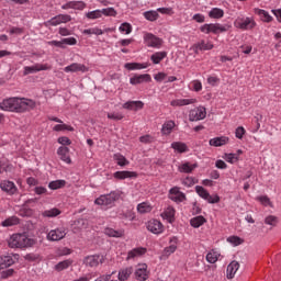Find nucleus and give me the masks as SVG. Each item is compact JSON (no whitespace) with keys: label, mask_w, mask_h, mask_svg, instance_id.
Returning <instances> with one entry per match:
<instances>
[{"label":"nucleus","mask_w":281,"mask_h":281,"mask_svg":"<svg viewBox=\"0 0 281 281\" xmlns=\"http://www.w3.org/2000/svg\"><path fill=\"white\" fill-rule=\"evenodd\" d=\"M0 109L10 113H27V111L36 109V101L27 98L11 97L1 101Z\"/></svg>","instance_id":"obj_1"},{"label":"nucleus","mask_w":281,"mask_h":281,"mask_svg":"<svg viewBox=\"0 0 281 281\" xmlns=\"http://www.w3.org/2000/svg\"><path fill=\"white\" fill-rule=\"evenodd\" d=\"M11 249H27L36 245V239L29 237L25 233H15L8 239Z\"/></svg>","instance_id":"obj_2"},{"label":"nucleus","mask_w":281,"mask_h":281,"mask_svg":"<svg viewBox=\"0 0 281 281\" xmlns=\"http://www.w3.org/2000/svg\"><path fill=\"white\" fill-rule=\"evenodd\" d=\"M122 196L121 190L111 191L109 194H102L94 200V205H100L101 207H113L115 201H120Z\"/></svg>","instance_id":"obj_3"},{"label":"nucleus","mask_w":281,"mask_h":281,"mask_svg":"<svg viewBox=\"0 0 281 281\" xmlns=\"http://www.w3.org/2000/svg\"><path fill=\"white\" fill-rule=\"evenodd\" d=\"M256 25L257 23L254 16L238 15L234 21V27L237 30H243V32L254 30Z\"/></svg>","instance_id":"obj_4"},{"label":"nucleus","mask_w":281,"mask_h":281,"mask_svg":"<svg viewBox=\"0 0 281 281\" xmlns=\"http://www.w3.org/2000/svg\"><path fill=\"white\" fill-rule=\"evenodd\" d=\"M143 41L147 47H153L154 49H161L164 46V40L153 33H144Z\"/></svg>","instance_id":"obj_5"},{"label":"nucleus","mask_w":281,"mask_h":281,"mask_svg":"<svg viewBox=\"0 0 281 281\" xmlns=\"http://www.w3.org/2000/svg\"><path fill=\"white\" fill-rule=\"evenodd\" d=\"M195 192L200 196V199L207 201L210 204L221 203V196H218V194H210V191H207L202 186H196Z\"/></svg>","instance_id":"obj_6"},{"label":"nucleus","mask_w":281,"mask_h":281,"mask_svg":"<svg viewBox=\"0 0 281 281\" xmlns=\"http://www.w3.org/2000/svg\"><path fill=\"white\" fill-rule=\"evenodd\" d=\"M179 247V237L172 236L169 238V246L165 247L162 250V255L160 256V260H166V258H170L175 251H177Z\"/></svg>","instance_id":"obj_7"},{"label":"nucleus","mask_w":281,"mask_h":281,"mask_svg":"<svg viewBox=\"0 0 281 281\" xmlns=\"http://www.w3.org/2000/svg\"><path fill=\"white\" fill-rule=\"evenodd\" d=\"M205 117H207V110L203 105L196 106L189 112L190 122H201Z\"/></svg>","instance_id":"obj_8"},{"label":"nucleus","mask_w":281,"mask_h":281,"mask_svg":"<svg viewBox=\"0 0 281 281\" xmlns=\"http://www.w3.org/2000/svg\"><path fill=\"white\" fill-rule=\"evenodd\" d=\"M67 236V228L65 226L57 227L52 229L47 235L46 238L50 243H57L58 240H63Z\"/></svg>","instance_id":"obj_9"},{"label":"nucleus","mask_w":281,"mask_h":281,"mask_svg":"<svg viewBox=\"0 0 281 281\" xmlns=\"http://www.w3.org/2000/svg\"><path fill=\"white\" fill-rule=\"evenodd\" d=\"M134 276H135V280H137V281L148 280V278L150 276V271H148V265L138 263L135 269Z\"/></svg>","instance_id":"obj_10"},{"label":"nucleus","mask_w":281,"mask_h":281,"mask_svg":"<svg viewBox=\"0 0 281 281\" xmlns=\"http://www.w3.org/2000/svg\"><path fill=\"white\" fill-rule=\"evenodd\" d=\"M52 66L49 64H34L33 66L24 67V76H30V74H38V71H49Z\"/></svg>","instance_id":"obj_11"},{"label":"nucleus","mask_w":281,"mask_h":281,"mask_svg":"<svg viewBox=\"0 0 281 281\" xmlns=\"http://www.w3.org/2000/svg\"><path fill=\"white\" fill-rule=\"evenodd\" d=\"M147 229L151 234L159 236V234H164L165 226L159 220H150L147 222Z\"/></svg>","instance_id":"obj_12"},{"label":"nucleus","mask_w":281,"mask_h":281,"mask_svg":"<svg viewBox=\"0 0 281 281\" xmlns=\"http://www.w3.org/2000/svg\"><path fill=\"white\" fill-rule=\"evenodd\" d=\"M102 262H104V257L102 255H90L83 259V265L91 268L98 267V265H102Z\"/></svg>","instance_id":"obj_13"},{"label":"nucleus","mask_w":281,"mask_h":281,"mask_svg":"<svg viewBox=\"0 0 281 281\" xmlns=\"http://www.w3.org/2000/svg\"><path fill=\"white\" fill-rule=\"evenodd\" d=\"M169 199L175 203H183L186 201V193L181 192L179 187H173L169 190Z\"/></svg>","instance_id":"obj_14"},{"label":"nucleus","mask_w":281,"mask_h":281,"mask_svg":"<svg viewBox=\"0 0 281 281\" xmlns=\"http://www.w3.org/2000/svg\"><path fill=\"white\" fill-rule=\"evenodd\" d=\"M64 71L66 74H76V71H81L82 74H87V71H89V68L83 64L72 63L69 66H66L64 68Z\"/></svg>","instance_id":"obj_15"},{"label":"nucleus","mask_w":281,"mask_h":281,"mask_svg":"<svg viewBox=\"0 0 281 281\" xmlns=\"http://www.w3.org/2000/svg\"><path fill=\"white\" fill-rule=\"evenodd\" d=\"M177 214V211L172 206H167L160 214L161 218L164 221H167V223L171 224L175 223V215Z\"/></svg>","instance_id":"obj_16"},{"label":"nucleus","mask_w":281,"mask_h":281,"mask_svg":"<svg viewBox=\"0 0 281 281\" xmlns=\"http://www.w3.org/2000/svg\"><path fill=\"white\" fill-rule=\"evenodd\" d=\"M143 82H153V77L149 74L135 75L130 78V85H143Z\"/></svg>","instance_id":"obj_17"},{"label":"nucleus","mask_w":281,"mask_h":281,"mask_svg":"<svg viewBox=\"0 0 281 281\" xmlns=\"http://www.w3.org/2000/svg\"><path fill=\"white\" fill-rule=\"evenodd\" d=\"M232 30L231 24L211 23V34H225Z\"/></svg>","instance_id":"obj_18"},{"label":"nucleus","mask_w":281,"mask_h":281,"mask_svg":"<svg viewBox=\"0 0 281 281\" xmlns=\"http://www.w3.org/2000/svg\"><path fill=\"white\" fill-rule=\"evenodd\" d=\"M16 258H19V255H7L3 257H0V271L2 269H8V267H12Z\"/></svg>","instance_id":"obj_19"},{"label":"nucleus","mask_w":281,"mask_h":281,"mask_svg":"<svg viewBox=\"0 0 281 281\" xmlns=\"http://www.w3.org/2000/svg\"><path fill=\"white\" fill-rule=\"evenodd\" d=\"M150 67V63H126L124 65V68L127 69V71H139L142 69H148Z\"/></svg>","instance_id":"obj_20"},{"label":"nucleus","mask_w":281,"mask_h":281,"mask_svg":"<svg viewBox=\"0 0 281 281\" xmlns=\"http://www.w3.org/2000/svg\"><path fill=\"white\" fill-rule=\"evenodd\" d=\"M238 269H240V263L238 261L233 260L226 268V278L227 280H233L236 276Z\"/></svg>","instance_id":"obj_21"},{"label":"nucleus","mask_w":281,"mask_h":281,"mask_svg":"<svg viewBox=\"0 0 281 281\" xmlns=\"http://www.w3.org/2000/svg\"><path fill=\"white\" fill-rule=\"evenodd\" d=\"M190 104H196V99H173L170 101V106H190Z\"/></svg>","instance_id":"obj_22"},{"label":"nucleus","mask_w":281,"mask_h":281,"mask_svg":"<svg viewBox=\"0 0 281 281\" xmlns=\"http://www.w3.org/2000/svg\"><path fill=\"white\" fill-rule=\"evenodd\" d=\"M114 179L124 181V179H137V172L135 171H116L113 173Z\"/></svg>","instance_id":"obj_23"},{"label":"nucleus","mask_w":281,"mask_h":281,"mask_svg":"<svg viewBox=\"0 0 281 281\" xmlns=\"http://www.w3.org/2000/svg\"><path fill=\"white\" fill-rule=\"evenodd\" d=\"M146 251L147 249L145 247L133 248L127 252L126 260H135V258H142Z\"/></svg>","instance_id":"obj_24"},{"label":"nucleus","mask_w":281,"mask_h":281,"mask_svg":"<svg viewBox=\"0 0 281 281\" xmlns=\"http://www.w3.org/2000/svg\"><path fill=\"white\" fill-rule=\"evenodd\" d=\"M226 144H229V137L227 136H218V137L211 138L209 140V145L213 146L214 148L226 146Z\"/></svg>","instance_id":"obj_25"},{"label":"nucleus","mask_w":281,"mask_h":281,"mask_svg":"<svg viewBox=\"0 0 281 281\" xmlns=\"http://www.w3.org/2000/svg\"><path fill=\"white\" fill-rule=\"evenodd\" d=\"M103 233L105 236H109V238H124L125 231L124 228L114 229L112 227H106Z\"/></svg>","instance_id":"obj_26"},{"label":"nucleus","mask_w":281,"mask_h":281,"mask_svg":"<svg viewBox=\"0 0 281 281\" xmlns=\"http://www.w3.org/2000/svg\"><path fill=\"white\" fill-rule=\"evenodd\" d=\"M57 155L65 164H71V157L69 156V147L60 146L57 149Z\"/></svg>","instance_id":"obj_27"},{"label":"nucleus","mask_w":281,"mask_h":281,"mask_svg":"<svg viewBox=\"0 0 281 281\" xmlns=\"http://www.w3.org/2000/svg\"><path fill=\"white\" fill-rule=\"evenodd\" d=\"M0 188L3 192H7L8 194H15L16 193V184L14 182L9 180H3L0 183Z\"/></svg>","instance_id":"obj_28"},{"label":"nucleus","mask_w":281,"mask_h":281,"mask_svg":"<svg viewBox=\"0 0 281 281\" xmlns=\"http://www.w3.org/2000/svg\"><path fill=\"white\" fill-rule=\"evenodd\" d=\"M122 106L127 111H142L144 103L142 101H127Z\"/></svg>","instance_id":"obj_29"},{"label":"nucleus","mask_w":281,"mask_h":281,"mask_svg":"<svg viewBox=\"0 0 281 281\" xmlns=\"http://www.w3.org/2000/svg\"><path fill=\"white\" fill-rule=\"evenodd\" d=\"M175 126H177V123H175V121L169 120L166 121L160 130L161 135L168 136L172 133V131H175Z\"/></svg>","instance_id":"obj_30"},{"label":"nucleus","mask_w":281,"mask_h":281,"mask_svg":"<svg viewBox=\"0 0 281 281\" xmlns=\"http://www.w3.org/2000/svg\"><path fill=\"white\" fill-rule=\"evenodd\" d=\"M254 12H255V14L260 16V19L263 23H271V21H273V16H271V14H269V12L263 9L255 8Z\"/></svg>","instance_id":"obj_31"},{"label":"nucleus","mask_w":281,"mask_h":281,"mask_svg":"<svg viewBox=\"0 0 281 281\" xmlns=\"http://www.w3.org/2000/svg\"><path fill=\"white\" fill-rule=\"evenodd\" d=\"M198 166L196 164L183 162L178 167V170L184 175H190Z\"/></svg>","instance_id":"obj_32"},{"label":"nucleus","mask_w":281,"mask_h":281,"mask_svg":"<svg viewBox=\"0 0 281 281\" xmlns=\"http://www.w3.org/2000/svg\"><path fill=\"white\" fill-rule=\"evenodd\" d=\"M171 148L175 150V153H179V154L188 153L190 150L188 145L183 142L171 143Z\"/></svg>","instance_id":"obj_33"},{"label":"nucleus","mask_w":281,"mask_h":281,"mask_svg":"<svg viewBox=\"0 0 281 281\" xmlns=\"http://www.w3.org/2000/svg\"><path fill=\"white\" fill-rule=\"evenodd\" d=\"M168 56L166 50L156 52L150 56V60L154 65H159Z\"/></svg>","instance_id":"obj_34"},{"label":"nucleus","mask_w":281,"mask_h":281,"mask_svg":"<svg viewBox=\"0 0 281 281\" xmlns=\"http://www.w3.org/2000/svg\"><path fill=\"white\" fill-rule=\"evenodd\" d=\"M133 274V267L123 268L119 271V281H126Z\"/></svg>","instance_id":"obj_35"},{"label":"nucleus","mask_w":281,"mask_h":281,"mask_svg":"<svg viewBox=\"0 0 281 281\" xmlns=\"http://www.w3.org/2000/svg\"><path fill=\"white\" fill-rule=\"evenodd\" d=\"M225 16V11L221 8H212L209 11V19H223Z\"/></svg>","instance_id":"obj_36"},{"label":"nucleus","mask_w":281,"mask_h":281,"mask_svg":"<svg viewBox=\"0 0 281 281\" xmlns=\"http://www.w3.org/2000/svg\"><path fill=\"white\" fill-rule=\"evenodd\" d=\"M218 258H221L220 251L211 250L206 254V261H209L210 265L218 262Z\"/></svg>","instance_id":"obj_37"},{"label":"nucleus","mask_w":281,"mask_h":281,"mask_svg":"<svg viewBox=\"0 0 281 281\" xmlns=\"http://www.w3.org/2000/svg\"><path fill=\"white\" fill-rule=\"evenodd\" d=\"M74 265L72 259H66L64 261H59L57 265H55L54 269L55 271H65V269L71 267Z\"/></svg>","instance_id":"obj_38"},{"label":"nucleus","mask_w":281,"mask_h":281,"mask_svg":"<svg viewBox=\"0 0 281 281\" xmlns=\"http://www.w3.org/2000/svg\"><path fill=\"white\" fill-rule=\"evenodd\" d=\"M143 16L144 19H146V21H150L153 23L159 19V13L157 12V10H149L145 11L143 13Z\"/></svg>","instance_id":"obj_39"},{"label":"nucleus","mask_w":281,"mask_h":281,"mask_svg":"<svg viewBox=\"0 0 281 281\" xmlns=\"http://www.w3.org/2000/svg\"><path fill=\"white\" fill-rule=\"evenodd\" d=\"M190 225L191 227H194L195 229L201 227V225H205V217H203L202 215L192 217L190 220Z\"/></svg>","instance_id":"obj_40"},{"label":"nucleus","mask_w":281,"mask_h":281,"mask_svg":"<svg viewBox=\"0 0 281 281\" xmlns=\"http://www.w3.org/2000/svg\"><path fill=\"white\" fill-rule=\"evenodd\" d=\"M153 211V206L148 202H143L137 205V212L139 214H148V212Z\"/></svg>","instance_id":"obj_41"},{"label":"nucleus","mask_w":281,"mask_h":281,"mask_svg":"<svg viewBox=\"0 0 281 281\" xmlns=\"http://www.w3.org/2000/svg\"><path fill=\"white\" fill-rule=\"evenodd\" d=\"M20 223V220L19 217L16 216H11V217H8L7 220H4L1 225L2 227H12L14 225H19Z\"/></svg>","instance_id":"obj_42"},{"label":"nucleus","mask_w":281,"mask_h":281,"mask_svg":"<svg viewBox=\"0 0 281 281\" xmlns=\"http://www.w3.org/2000/svg\"><path fill=\"white\" fill-rule=\"evenodd\" d=\"M60 214V210L54 207V209H50V210H46L42 213V215L45 217V218H55V216H59Z\"/></svg>","instance_id":"obj_43"},{"label":"nucleus","mask_w":281,"mask_h":281,"mask_svg":"<svg viewBox=\"0 0 281 281\" xmlns=\"http://www.w3.org/2000/svg\"><path fill=\"white\" fill-rule=\"evenodd\" d=\"M113 159L116 161L117 166H128V160L122 154H114Z\"/></svg>","instance_id":"obj_44"},{"label":"nucleus","mask_w":281,"mask_h":281,"mask_svg":"<svg viewBox=\"0 0 281 281\" xmlns=\"http://www.w3.org/2000/svg\"><path fill=\"white\" fill-rule=\"evenodd\" d=\"M53 131H55V133H60L63 131L74 132V126L67 125V124H64V123H59V124H57L53 127Z\"/></svg>","instance_id":"obj_45"},{"label":"nucleus","mask_w":281,"mask_h":281,"mask_svg":"<svg viewBox=\"0 0 281 281\" xmlns=\"http://www.w3.org/2000/svg\"><path fill=\"white\" fill-rule=\"evenodd\" d=\"M213 48H214V44L205 41H202L196 45V49H199L200 52H207Z\"/></svg>","instance_id":"obj_46"},{"label":"nucleus","mask_w":281,"mask_h":281,"mask_svg":"<svg viewBox=\"0 0 281 281\" xmlns=\"http://www.w3.org/2000/svg\"><path fill=\"white\" fill-rule=\"evenodd\" d=\"M65 180H54L48 183L49 190H60V188H64Z\"/></svg>","instance_id":"obj_47"},{"label":"nucleus","mask_w":281,"mask_h":281,"mask_svg":"<svg viewBox=\"0 0 281 281\" xmlns=\"http://www.w3.org/2000/svg\"><path fill=\"white\" fill-rule=\"evenodd\" d=\"M83 34H94V36H102V34H104V31H102V29L100 27H92V29H86L83 30Z\"/></svg>","instance_id":"obj_48"},{"label":"nucleus","mask_w":281,"mask_h":281,"mask_svg":"<svg viewBox=\"0 0 281 281\" xmlns=\"http://www.w3.org/2000/svg\"><path fill=\"white\" fill-rule=\"evenodd\" d=\"M223 159H225L227 164H236V161H238V154H234V153L224 154Z\"/></svg>","instance_id":"obj_49"},{"label":"nucleus","mask_w":281,"mask_h":281,"mask_svg":"<svg viewBox=\"0 0 281 281\" xmlns=\"http://www.w3.org/2000/svg\"><path fill=\"white\" fill-rule=\"evenodd\" d=\"M196 182V178L194 177H187L181 180V183L184 186V188H192V186H195Z\"/></svg>","instance_id":"obj_50"},{"label":"nucleus","mask_w":281,"mask_h":281,"mask_svg":"<svg viewBox=\"0 0 281 281\" xmlns=\"http://www.w3.org/2000/svg\"><path fill=\"white\" fill-rule=\"evenodd\" d=\"M119 31L121 34H131V32H133V26L130 23L124 22L120 25Z\"/></svg>","instance_id":"obj_51"},{"label":"nucleus","mask_w":281,"mask_h":281,"mask_svg":"<svg viewBox=\"0 0 281 281\" xmlns=\"http://www.w3.org/2000/svg\"><path fill=\"white\" fill-rule=\"evenodd\" d=\"M86 16L91 21H94V19H102V13L100 9H97L94 11H89L88 13H86Z\"/></svg>","instance_id":"obj_52"},{"label":"nucleus","mask_w":281,"mask_h":281,"mask_svg":"<svg viewBox=\"0 0 281 281\" xmlns=\"http://www.w3.org/2000/svg\"><path fill=\"white\" fill-rule=\"evenodd\" d=\"M227 243L233 245V247H238V245H243V239L238 236H229L227 237Z\"/></svg>","instance_id":"obj_53"},{"label":"nucleus","mask_w":281,"mask_h":281,"mask_svg":"<svg viewBox=\"0 0 281 281\" xmlns=\"http://www.w3.org/2000/svg\"><path fill=\"white\" fill-rule=\"evenodd\" d=\"M108 120H114L115 122H120V120H124V114L121 112H110L108 113Z\"/></svg>","instance_id":"obj_54"},{"label":"nucleus","mask_w":281,"mask_h":281,"mask_svg":"<svg viewBox=\"0 0 281 281\" xmlns=\"http://www.w3.org/2000/svg\"><path fill=\"white\" fill-rule=\"evenodd\" d=\"M101 11V16H115V14H117V11H115V9L113 8H106V9H102Z\"/></svg>","instance_id":"obj_55"},{"label":"nucleus","mask_w":281,"mask_h":281,"mask_svg":"<svg viewBox=\"0 0 281 281\" xmlns=\"http://www.w3.org/2000/svg\"><path fill=\"white\" fill-rule=\"evenodd\" d=\"M218 82H221V79L216 76H209L207 77V85L211 87H217Z\"/></svg>","instance_id":"obj_56"},{"label":"nucleus","mask_w":281,"mask_h":281,"mask_svg":"<svg viewBox=\"0 0 281 281\" xmlns=\"http://www.w3.org/2000/svg\"><path fill=\"white\" fill-rule=\"evenodd\" d=\"M87 8V3L85 1H72V10H85Z\"/></svg>","instance_id":"obj_57"},{"label":"nucleus","mask_w":281,"mask_h":281,"mask_svg":"<svg viewBox=\"0 0 281 281\" xmlns=\"http://www.w3.org/2000/svg\"><path fill=\"white\" fill-rule=\"evenodd\" d=\"M266 225H271L272 227L278 224V217L273 215H269L265 218Z\"/></svg>","instance_id":"obj_58"},{"label":"nucleus","mask_w":281,"mask_h":281,"mask_svg":"<svg viewBox=\"0 0 281 281\" xmlns=\"http://www.w3.org/2000/svg\"><path fill=\"white\" fill-rule=\"evenodd\" d=\"M257 201H259V203H261V205H265L266 207L268 205H271V200L269 199V196L267 195H260L257 198Z\"/></svg>","instance_id":"obj_59"},{"label":"nucleus","mask_w":281,"mask_h":281,"mask_svg":"<svg viewBox=\"0 0 281 281\" xmlns=\"http://www.w3.org/2000/svg\"><path fill=\"white\" fill-rule=\"evenodd\" d=\"M245 133H247V131H245V127L243 126H238L235 130V136L237 139H243V137L245 136Z\"/></svg>","instance_id":"obj_60"},{"label":"nucleus","mask_w":281,"mask_h":281,"mask_svg":"<svg viewBox=\"0 0 281 281\" xmlns=\"http://www.w3.org/2000/svg\"><path fill=\"white\" fill-rule=\"evenodd\" d=\"M46 25H50L52 27H56V25H60V19L58 18V15H55L54 18H52L50 20H48L46 22Z\"/></svg>","instance_id":"obj_61"},{"label":"nucleus","mask_w":281,"mask_h":281,"mask_svg":"<svg viewBox=\"0 0 281 281\" xmlns=\"http://www.w3.org/2000/svg\"><path fill=\"white\" fill-rule=\"evenodd\" d=\"M58 144H60L61 146H71V139H69V137L67 136H60L57 139Z\"/></svg>","instance_id":"obj_62"},{"label":"nucleus","mask_w":281,"mask_h":281,"mask_svg":"<svg viewBox=\"0 0 281 281\" xmlns=\"http://www.w3.org/2000/svg\"><path fill=\"white\" fill-rule=\"evenodd\" d=\"M191 85L193 87V91L195 92L203 91V83H201L200 80H193Z\"/></svg>","instance_id":"obj_63"},{"label":"nucleus","mask_w":281,"mask_h":281,"mask_svg":"<svg viewBox=\"0 0 281 281\" xmlns=\"http://www.w3.org/2000/svg\"><path fill=\"white\" fill-rule=\"evenodd\" d=\"M256 120V126L250 130V132L256 133L257 131H260V120H262V114H258L255 116Z\"/></svg>","instance_id":"obj_64"}]
</instances>
